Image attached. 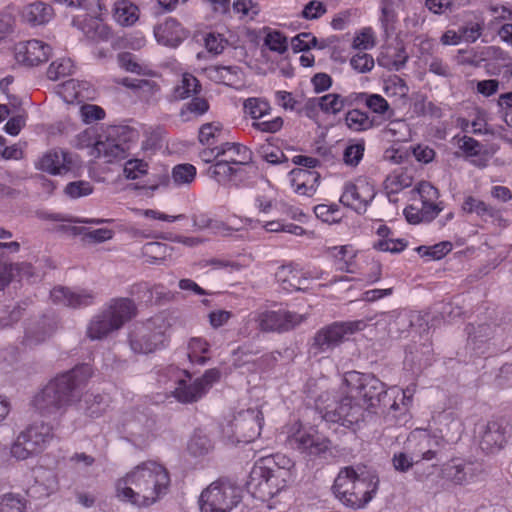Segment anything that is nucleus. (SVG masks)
<instances>
[{
    "label": "nucleus",
    "instance_id": "nucleus-29",
    "mask_svg": "<svg viewBox=\"0 0 512 512\" xmlns=\"http://www.w3.org/2000/svg\"><path fill=\"white\" fill-rule=\"evenodd\" d=\"M172 393L181 403H193L205 395V387L197 379L193 383H188V381L182 379L177 382V387Z\"/></svg>",
    "mask_w": 512,
    "mask_h": 512
},
{
    "label": "nucleus",
    "instance_id": "nucleus-8",
    "mask_svg": "<svg viewBox=\"0 0 512 512\" xmlns=\"http://www.w3.org/2000/svg\"><path fill=\"white\" fill-rule=\"evenodd\" d=\"M344 396L334 399L323 408L319 406L322 418L326 422L338 423L344 427L351 428L358 424L364 415V406L360 400L344 387Z\"/></svg>",
    "mask_w": 512,
    "mask_h": 512
},
{
    "label": "nucleus",
    "instance_id": "nucleus-63",
    "mask_svg": "<svg viewBox=\"0 0 512 512\" xmlns=\"http://www.w3.org/2000/svg\"><path fill=\"white\" fill-rule=\"evenodd\" d=\"M327 11L326 6L317 0H312L304 6L302 16L308 20L320 18Z\"/></svg>",
    "mask_w": 512,
    "mask_h": 512
},
{
    "label": "nucleus",
    "instance_id": "nucleus-61",
    "mask_svg": "<svg viewBox=\"0 0 512 512\" xmlns=\"http://www.w3.org/2000/svg\"><path fill=\"white\" fill-rule=\"evenodd\" d=\"M458 145L466 157L478 156L482 147L479 141L469 136L459 137Z\"/></svg>",
    "mask_w": 512,
    "mask_h": 512
},
{
    "label": "nucleus",
    "instance_id": "nucleus-57",
    "mask_svg": "<svg viewBox=\"0 0 512 512\" xmlns=\"http://www.w3.org/2000/svg\"><path fill=\"white\" fill-rule=\"evenodd\" d=\"M350 65L359 73H366L374 67V59L367 53H357L350 60Z\"/></svg>",
    "mask_w": 512,
    "mask_h": 512
},
{
    "label": "nucleus",
    "instance_id": "nucleus-3",
    "mask_svg": "<svg viewBox=\"0 0 512 512\" xmlns=\"http://www.w3.org/2000/svg\"><path fill=\"white\" fill-rule=\"evenodd\" d=\"M137 314V307L129 298L111 299L108 305L89 321L86 336L94 340H103L118 331Z\"/></svg>",
    "mask_w": 512,
    "mask_h": 512
},
{
    "label": "nucleus",
    "instance_id": "nucleus-42",
    "mask_svg": "<svg viewBox=\"0 0 512 512\" xmlns=\"http://www.w3.org/2000/svg\"><path fill=\"white\" fill-rule=\"evenodd\" d=\"M237 66H212L208 69L209 77L215 82L229 85L237 78Z\"/></svg>",
    "mask_w": 512,
    "mask_h": 512
},
{
    "label": "nucleus",
    "instance_id": "nucleus-45",
    "mask_svg": "<svg viewBox=\"0 0 512 512\" xmlns=\"http://www.w3.org/2000/svg\"><path fill=\"white\" fill-rule=\"evenodd\" d=\"M209 172L215 178L224 177L233 180L238 175H241L243 170L240 167H234V164L222 159L210 167Z\"/></svg>",
    "mask_w": 512,
    "mask_h": 512
},
{
    "label": "nucleus",
    "instance_id": "nucleus-31",
    "mask_svg": "<svg viewBox=\"0 0 512 512\" xmlns=\"http://www.w3.org/2000/svg\"><path fill=\"white\" fill-rule=\"evenodd\" d=\"M209 107L210 105L206 98L195 95L182 106L179 117L183 122H191L204 115L209 110Z\"/></svg>",
    "mask_w": 512,
    "mask_h": 512
},
{
    "label": "nucleus",
    "instance_id": "nucleus-18",
    "mask_svg": "<svg viewBox=\"0 0 512 512\" xmlns=\"http://www.w3.org/2000/svg\"><path fill=\"white\" fill-rule=\"evenodd\" d=\"M50 296L54 303L73 309L92 305L96 297L92 290L71 289L63 286L55 287Z\"/></svg>",
    "mask_w": 512,
    "mask_h": 512
},
{
    "label": "nucleus",
    "instance_id": "nucleus-51",
    "mask_svg": "<svg viewBox=\"0 0 512 512\" xmlns=\"http://www.w3.org/2000/svg\"><path fill=\"white\" fill-rule=\"evenodd\" d=\"M264 45L271 51L283 54L288 48L287 38L277 30L269 31L264 38Z\"/></svg>",
    "mask_w": 512,
    "mask_h": 512
},
{
    "label": "nucleus",
    "instance_id": "nucleus-62",
    "mask_svg": "<svg viewBox=\"0 0 512 512\" xmlns=\"http://www.w3.org/2000/svg\"><path fill=\"white\" fill-rule=\"evenodd\" d=\"M227 43V40L220 34L208 33L205 37L206 49L215 55L221 54Z\"/></svg>",
    "mask_w": 512,
    "mask_h": 512
},
{
    "label": "nucleus",
    "instance_id": "nucleus-43",
    "mask_svg": "<svg viewBox=\"0 0 512 512\" xmlns=\"http://www.w3.org/2000/svg\"><path fill=\"white\" fill-rule=\"evenodd\" d=\"M27 500L20 494L7 493L0 497V512H26Z\"/></svg>",
    "mask_w": 512,
    "mask_h": 512
},
{
    "label": "nucleus",
    "instance_id": "nucleus-41",
    "mask_svg": "<svg viewBox=\"0 0 512 512\" xmlns=\"http://www.w3.org/2000/svg\"><path fill=\"white\" fill-rule=\"evenodd\" d=\"M275 276L285 290L301 289V278L290 266H281Z\"/></svg>",
    "mask_w": 512,
    "mask_h": 512
},
{
    "label": "nucleus",
    "instance_id": "nucleus-33",
    "mask_svg": "<svg viewBox=\"0 0 512 512\" xmlns=\"http://www.w3.org/2000/svg\"><path fill=\"white\" fill-rule=\"evenodd\" d=\"M291 174L294 175L293 182H297L296 191L302 194H306L308 191H315L320 180L318 172L307 169L296 168L291 171Z\"/></svg>",
    "mask_w": 512,
    "mask_h": 512
},
{
    "label": "nucleus",
    "instance_id": "nucleus-23",
    "mask_svg": "<svg viewBox=\"0 0 512 512\" xmlns=\"http://www.w3.org/2000/svg\"><path fill=\"white\" fill-rule=\"evenodd\" d=\"M441 472L445 480L456 485H464L473 480L477 468L474 463L454 459L444 464Z\"/></svg>",
    "mask_w": 512,
    "mask_h": 512
},
{
    "label": "nucleus",
    "instance_id": "nucleus-40",
    "mask_svg": "<svg viewBox=\"0 0 512 512\" xmlns=\"http://www.w3.org/2000/svg\"><path fill=\"white\" fill-rule=\"evenodd\" d=\"M462 208L467 213H476L481 217L487 216L493 218L497 214V210L494 207L472 196H469L465 199Z\"/></svg>",
    "mask_w": 512,
    "mask_h": 512
},
{
    "label": "nucleus",
    "instance_id": "nucleus-10",
    "mask_svg": "<svg viewBox=\"0 0 512 512\" xmlns=\"http://www.w3.org/2000/svg\"><path fill=\"white\" fill-rule=\"evenodd\" d=\"M68 6L80 7L87 12L73 18V26L80 29L92 41H105L110 37V29L99 19L102 10L101 0H64Z\"/></svg>",
    "mask_w": 512,
    "mask_h": 512
},
{
    "label": "nucleus",
    "instance_id": "nucleus-39",
    "mask_svg": "<svg viewBox=\"0 0 512 512\" xmlns=\"http://www.w3.org/2000/svg\"><path fill=\"white\" fill-rule=\"evenodd\" d=\"M345 122L347 126L356 132L365 131L373 127V120H371L367 113L353 109L346 113Z\"/></svg>",
    "mask_w": 512,
    "mask_h": 512
},
{
    "label": "nucleus",
    "instance_id": "nucleus-20",
    "mask_svg": "<svg viewBox=\"0 0 512 512\" xmlns=\"http://www.w3.org/2000/svg\"><path fill=\"white\" fill-rule=\"evenodd\" d=\"M379 479L376 476L359 475L352 493H348L346 506L353 509L364 507L372 500L378 489Z\"/></svg>",
    "mask_w": 512,
    "mask_h": 512
},
{
    "label": "nucleus",
    "instance_id": "nucleus-58",
    "mask_svg": "<svg viewBox=\"0 0 512 512\" xmlns=\"http://www.w3.org/2000/svg\"><path fill=\"white\" fill-rule=\"evenodd\" d=\"M222 130L219 122H211L203 124L199 129L198 139L203 145L209 144L210 140L216 138Z\"/></svg>",
    "mask_w": 512,
    "mask_h": 512
},
{
    "label": "nucleus",
    "instance_id": "nucleus-7",
    "mask_svg": "<svg viewBox=\"0 0 512 512\" xmlns=\"http://www.w3.org/2000/svg\"><path fill=\"white\" fill-rule=\"evenodd\" d=\"M53 426L44 421H35L22 431L10 448L12 457L26 460L41 453L54 438Z\"/></svg>",
    "mask_w": 512,
    "mask_h": 512
},
{
    "label": "nucleus",
    "instance_id": "nucleus-22",
    "mask_svg": "<svg viewBox=\"0 0 512 512\" xmlns=\"http://www.w3.org/2000/svg\"><path fill=\"white\" fill-rule=\"evenodd\" d=\"M154 35L158 43L174 48L188 37V31L176 19L168 18L154 28Z\"/></svg>",
    "mask_w": 512,
    "mask_h": 512
},
{
    "label": "nucleus",
    "instance_id": "nucleus-60",
    "mask_svg": "<svg viewBox=\"0 0 512 512\" xmlns=\"http://www.w3.org/2000/svg\"><path fill=\"white\" fill-rule=\"evenodd\" d=\"M407 246L404 239H380L374 244V248L384 252L398 253Z\"/></svg>",
    "mask_w": 512,
    "mask_h": 512
},
{
    "label": "nucleus",
    "instance_id": "nucleus-50",
    "mask_svg": "<svg viewBox=\"0 0 512 512\" xmlns=\"http://www.w3.org/2000/svg\"><path fill=\"white\" fill-rule=\"evenodd\" d=\"M196 176V168L191 164H179L172 170V178L178 185L191 183Z\"/></svg>",
    "mask_w": 512,
    "mask_h": 512
},
{
    "label": "nucleus",
    "instance_id": "nucleus-46",
    "mask_svg": "<svg viewBox=\"0 0 512 512\" xmlns=\"http://www.w3.org/2000/svg\"><path fill=\"white\" fill-rule=\"evenodd\" d=\"M74 66L71 59L61 58L52 62L47 70V76L50 80H58L61 77L71 75Z\"/></svg>",
    "mask_w": 512,
    "mask_h": 512
},
{
    "label": "nucleus",
    "instance_id": "nucleus-11",
    "mask_svg": "<svg viewBox=\"0 0 512 512\" xmlns=\"http://www.w3.org/2000/svg\"><path fill=\"white\" fill-rule=\"evenodd\" d=\"M306 316L288 310H257L249 315V321L254 322L263 333H284L295 329Z\"/></svg>",
    "mask_w": 512,
    "mask_h": 512
},
{
    "label": "nucleus",
    "instance_id": "nucleus-13",
    "mask_svg": "<svg viewBox=\"0 0 512 512\" xmlns=\"http://www.w3.org/2000/svg\"><path fill=\"white\" fill-rule=\"evenodd\" d=\"M122 134L127 131L130 135L123 140L121 138L116 139L115 136H119V130H113L105 139L99 136V139L95 142L93 151L96 157H103L107 162L114 160H122L128 156V150L130 148L129 142L134 136V132L128 128L122 129Z\"/></svg>",
    "mask_w": 512,
    "mask_h": 512
},
{
    "label": "nucleus",
    "instance_id": "nucleus-59",
    "mask_svg": "<svg viewBox=\"0 0 512 512\" xmlns=\"http://www.w3.org/2000/svg\"><path fill=\"white\" fill-rule=\"evenodd\" d=\"M147 172V163L139 159H130L124 165V174L128 179H137Z\"/></svg>",
    "mask_w": 512,
    "mask_h": 512
},
{
    "label": "nucleus",
    "instance_id": "nucleus-12",
    "mask_svg": "<svg viewBox=\"0 0 512 512\" xmlns=\"http://www.w3.org/2000/svg\"><path fill=\"white\" fill-rule=\"evenodd\" d=\"M446 441L442 436L431 435L425 430L413 431L407 438L405 449L419 462L431 461L444 449Z\"/></svg>",
    "mask_w": 512,
    "mask_h": 512
},
{
    "label": "nucleus",
    "instance_id": "nucleus-53",
    "mask_svg": "<svg viewBox=\"0 0 512 512\" xmlns=\"http://www.w3.org/2000/svg\"><path fill=\"white\" fill-rule=\"evenodd\" d=\"M318 40L311 33L303 32L293 37L291 46L295 53L307 51L311 48L317 47Z\"/></svg>",
    "mask_w": 512,
    "mask_h": 512
},
{
    "label": "nucleus",
    "instance_id": "nucleus-27",
    "mask_svg": "<svg viewBox=\"0 0 512 512\" xmlns=\"http://www.w3.org/2000/svg\"><path fill=\"white\" fill-rule=\"evenodd\" d=\"M264 473L267 472L265 470H261V467L258 466L256 462L250 472L247 487L255 498H258L262 501H267L276 495L271 489Z\"/></svg>",
    "mask_w": 512,
    "mask_h": 512
},
{
    "label": "nucleus",
    "instance_id": "nucleus-15",
    "mask_svg": "<svg viewBox=\"0 0 512 512\" xmlns=\"http://www.w3.org/2000/svg\"><path fill=\"white\" fill-rule=\"evenodd\" d=\"M39 169L52 175L75 174L79 169V164L73 154L63 150H54L46 153L40 159Z\"/></svg>",
    "mask_w": 512,
    "mask_h": 512
},
{
    "label": "nucleus",
    "instance_id": "nucleus-44",
    "mask_svg": "<svg viewBox=\"0 0 512 512\" xmlns=\"http://www.w3.org/2000/svg\"><path fill=\"white\" fill-rule=\"evenodd\" d=\"M224 157L226 162H230L238 166H247L252 163L253 153L249 148L238 143Z\"/></svg>",
    "mask_w": 512,
    "mask_h": 512
},
{
    "label": "nucleus",
    "instance_id": "nucleus-52",
    "mask_svg": "<svg viewBox=\"0 0 512 512\" xmlns=\"http://www.w3.org/2000/svg\"><path fill=\"white\" fill-rule=\"evenodd\" d=\"M452 249V244L448 241H443L435 244L434 246H419L417 251L422 256H428L433 260H440Z\"/></svg>",
    "mask_w": 512,
    "mask_h": 512
},
{
    "label": "nucleus",
    "instance_id": "nucleus-28",
    "mask_svg": "<svg viewBox=\"0 0 512 512\" xmlns=\"http://www.w3.org/2000/svg\"><path fill=\"white\" fill-rule=\"evenodd\" d=\"M53 8L44 2L27 5L22 11L23 20L32 26L48 23L53 17Z\"/></svg>",
    "mask_w": 512,
    "mask_h": 512
},
{
    "label": "nucleus",
    "instance_id": "nucleus-47",
    "mask_svg": "<svg viewBox=\"0 0 512 512\" xmlns=\"http://www.w3.org/2000/svg\"><path fill=\"white\" fill-rule=\"evenodd\" d=\"M318 106L325 113L337 114L345 106V100L339 94H327L317 100Z\"/></svg>",
    "mask_w": 512,
    "mask_h": 512
},
{
    "label": "nucleus",
    "instance_id": "nucleus-2",
    "mask_svg": "<svg viewBox=\"0 0 512 512\" xmlns=\"http://www.w3.org/2000/svg\"><path fill=\"white\" fill-rule=\"evenodd\" d=\"M91 376L88 364L76 366L51 380L32 400V406L42 416L55 415L80 397V387Z\"/></svg>",
    "mask_w": 512,
    "mask_h": 512
},
{
    "label": "nucleus",
    "instance_id": "nucleus-17",
    "mask_svg": "<svg viewBox=\"0 0 512 512\" xmlns=\"http://www.w3.org/2000/svg\"><path fill=\"white\" fill-rule=\"evenodd\" d=\"M508 425L503 420H491L481 426L480 447L486 453L501 450L507 441Z\"/></svg>",
    "mask_w": 512,
    "mask_h": 512
},
{
    "label": "nucleus",
    "instance_id": "nucleus-64",
    "mask_svg": "<svg viewBox=\"0 0 512 512\" xmlns=\"http://www.w3.org/2000/svg\"><path fill=\"white\" fill-rule=\"evenodd\" d=\"M422 202H435L439 198L438 189L429 182H420L415 188Z\"/></svg>",
    "mask_w": 512,
    "mask_h": 512
},
{
    "label": "nucleus",
    "instance_id": "nucleus-37",
    "mask_svg": "<svg viewBox=\"0 0 512 512\" xmlns=\"http://www.w3.org/2000/svg\"><path fill=\"white\" fill-rule=\"evenodd\" d=\"M365 101L366 106L374 113L384 115L385 119H391L394 111L387 100L379 94L360 93L358 96Z\"/></svg>",
    "mask_w": 512,
    "mask_h": 512
},
{
    "label": "nucleus",
    "instance_id": "nucleus-55",
    "mask_svg": "<svg viewBox=\"0 0 512 512\" xmlns=\"http://www.w3.org/2000/svg\"><path fill=\"white\" fill-rule=\"evenodd\" d=\"M119 66L127 72L135 74H143L144 67L137 61L134 54L130 52H122L117 56Z\"/></svg>",
    "mask_w": 512,
    "mask_h": 512
},
{
    "label": "nucleus",
    "instance_id": "nucleus-21",
    "mask_svg": "<svg viewBox=\"0 0 512 512\" xmlns=\"http://www.w3.org/2000/svg\"><path fill=\"white\" fill-rule=\"evenodd\" d=\"M329 443L327 439H322L319 436L301 430L288 437V444L291 448L312 456L326 452L329 448Z\"/></svg>",
    "mask_w": 512,
    "mask_h": 512
},
{
    "label": "nucleus",
    "instance_id": "nucleus-24",
    "mask_svg": "<svg viewBox=\"0 0 512 512\" xmlns=\"http://www.w3.org/2000/svg\"><path fill=\"white\" fill-rule=\"evenodd\" d=\"M261 470H265V478L267 479L271 489L277 495L285 488L287 481L291 477V472L286 469H280L272 458H261L257 461Z\"/></svg>",
    "mask_w": 512,
    "mask_h": 512
},
{
    "label": "nucleus",
    "instance_id": "nucleus-35",
    "mask_svg": "<svg viewBox=\"0 0 512 512\" xmlns=\"http://www.w3.org/2000/svg\"><path fill=\"white\" fill-rule=\"evenodd\" d=\"M392 464L396 471L405 473L408 470H410L413 466H416L415 470V477L418 481H423L426 476L424 473L420 472L419 467V460H417L412 454L406 451H401L398 453H395L392 458Z\"/></svg>",
    "mask_w": 512,
    "mask_h": 512
},
{
    "label": "nucleus",
    "instance_id": "nucleus-26",
    "mask_svg": "<svg viewBox=\"0 0 512 512\" xmlns=\"http://www.w3.org/2000/svg\"><path fill=\"white\" fill-rule=\"evenodd\" d=\"M358 477L359 474L353 467H344L335 478L332 491L335 497L344 505H346V500L349 497L348 493H352Z\"/></svg>",
    "mask_w": 512,
    "mask_h": 512
},
{
    "label": "nucleus",
    "instance_id": "nucleus-56",
    "mask_svg": "<svg viewBox=\"0 0 512 512\" xmlns=\"http://www.w3.org/2000/svg\"><path fill=\"white\" fill-rule=\"evenodd\" d=\"M365 146L364 143L348 145L343 152V161L346 165L356 167L363 158Z\"/></svg>",
    "mask_w": 512,
    "mask_h": 512
},
{
    "label": "nucleus",
    "instance_id": "nucleus-34",
    "mask_svg": "<svg viewBox=\"0 0 512 512\" xmlns=\"http://www.w3.org/2000/svg\"><path fill=\"white\" fill-rule=\"evenodd\" d=\"M201 91L199 80L192 74H183L180 82L174 87L173 96L176 100H184L197 95Z\"/></svg>",
    "mask_w": 512,
    "mask_h": 512
},
{
    "label": "nucleus",
    "instance_id": "nucleus-5",
    "mask_svg": "<svg viewBox=\"0 0 512 512\" xmlns=\"http://www.w3.org/2000/svg\"><path fill=\"white\" fill-rule=\"evenodd\" d=\"M169 328L170 322L164 315L151 317L130 332V348L139 354L155 352L164 346Z\"/></svg>",
    "mask_w": 512,
    "mask_h": 512
},
{
    "label": "nucleus",
    "instance_id": "nucleus-4",
    "mask_svg": "<svg viewBox=\"0 0 512 512\" xmlns=\"http://www.w3.org/2000/svg\"><path fill=\"white\" fill-rule=\"evenodd\" d=\"M343 387L355 394L363 401V405L367 404L370 408H385L390 406L393 408L395 402L391 403L388 397L385 384L372 374L360 373L357 371H349L344 374Z\"/></svg>",
    "mask_w": 512,
    "mask_h": 512
},
{
    "label": "nucleus",
    "instance_id": "nucleus-49",
    "mask_svg": "<svg viewBox=\"0 0 512 512\" xmlns=\"http://www.w3.org/2000/svg\"><path fill=\"white\" fill-rule=\"evenodd\" d=\"M244 110L253 119H259L269 112L270 105L264 99L248 98L244 101Z\"/></svg>",
    "mask_w": 512,
    "mask_h": 512
},
{
    "label": "nucleus",
    "instance_id": "nucleus-48",
    "mask_svg": "<svg viewBox=\"0 0 512 512\" xmlns=\"http://www.w3.org/2000/svg\"><path fill=\"white\" fill-rule=\"evenodd\" d=\"M84 405L85 406L82 407L84 413L91 418L101 416L106 409V404L101 395H86Z\"/></svg>",
    "mask_w": 512,
    "mask_h": 512
},
{
    "label": "nucleus",
    "instance_id": "nucleus-25",
    "mask_svg": "<svg viewBox=\"0 0 512 512\" xmlns=\"http://www.w3.org/2000/svg\"><path fill=\"white\" fill-rule=\"evenodd\" d=\"M127 432L140 442H145L152 435L155 428V420L147 414L138 412L131 416L125 423Z\"/></svg>",
    "mask_w": 512,
    "mask_h": 512
},
{
    "label": "nucleus",
    "instance_id": "nucleus-6",
    "mask_svg": "<svg viewBox=\"0 0 512 512\" xmlns=\"http://www.w3.org/2000/svg\"><path fill=\"white\" fill-rule=\"evenodd\" d=\"M242 500V490L227 479H218L204 489L199 497L201 512H230Z\"/></svg>",
    "mask_w": 512,
    "mask_h": 512
},
{
    "label": "nucleus",
    "instance_id": "nucleus-16",
    "mask_svg": "<svg viewBox=\"0 0 512 512\" xmlns=\"http://www.w3.org/2000/svg\"><path fill=\"white\" fill-rule=\"evenodd\" d=\"M51 47L40 40L21 42L15 47L16 60L26 66H37L47 62L51 56Z\"/></svg>",
    "mask_w": 512,
    "mask_h": 512
},
{
    "label": "nucleus",
    "instance_id": "nucleus-19",
    "mask_svg": "<svg viewBox=\"0 0 512 512\" xmlns=\"http://www.w3.org/2000/svg\"><path fill=\"white\" fill-rule=\"evenodd\" d=\"M342 327L338 322H335L321 328L313 337L310 351L317 355L328 352L340 345L345 337V330Z\"/></svg>",
    "mask_w": 512,
    "mask_h": 512
},
{
    "label": "nucleus",
    "instance_id": "nucleus-1",
    "mask_svg": "<svg viewBox=\"0 0 512 512\" xmlns=\"http://www.w3.org/2000/svg\"><path fill=\"white\" fill-rule=\"evenodd\" d=\"M168 471L154 461L136 466L116 483L117 497L138 507H149L167 493Z\"/></svg>",
    "mask_w": 512,
    "mask_h": 512
},
{
    "label": "nucleus",
    "instance_id": "nucleus-32",
    "mask_svg": "<svg viewBox=\"0 0 512 512\" xmlns=\"http://www.w3.org/2000/svg\"><path fill=\"white\" fill-rule=\"evenodd\" d=\"M214 445L207 434L196 429L187 443V451L193 457H203L210 453Z\"/></svg>",
    "mask_w": 512,
    "mask_h": 512
},
{
    "label": "nucleus",
    "instance_id": "nucleus-54",
    "mask_svg": "<svg viewBox=\"0 0 512 512\" xmlns=\"http://www.w3.org/2000/svg\"><path fill=\"white\" fill-rule=\"evenodd\" d=\"M65 194L73 199L88 196L93 192V186L88 181H73L66 185Z\"/></svg>",
    "mask_w": 512,
    "mask_h": 512
},
{
    "label": "nucleus",
    "instance_id": "nucleus-9",
    "mask_svg": "<svg viewBox=\"0 0 512 512\" xmlns=\"http://www.w3.org/2000/svg\"><path fill=\"white\" fill-rule=\"evenodd\" d=\"M263 421V414L259 409L249 408L238 412L223 427L222 433L231 444L249 443L260 435Z\"/></svg>",
    "mask_w": 512,
    "mask_h": 512
},
{
    "label": "nucleus",
    "instance_id": "nucleus-30",
    "mask_svg": "<svg viewBox=\"0 0 512 512\" xmlns=\"http://www.w3.org/2000/svg\"><path fill=\"white\" fill-rule=\"evenodd\" d=\"M53 331L50 320L44 317L26 329L23 344L28 347L41 344L52 335Z\"/></svg>",
    "mask_w": 512,
    "mask_h": 512
},
{
    "label": "nucleus",
    "instance_id": "nucleus-14",
    "mask_svg": "<svg viewBox=\"0 0 512 512\" xmlns=\"http://www.w3.org/2000/svg\"><path fill=\"white\" fill-rule=\"evenodd\" d=\"M374 196L375 191L367 182L362 181L360 184L348 182L344 186L340 202L361 214L366 211L368 204L373 200Z\"/></svg>",
    "mask_w": 512,
    "mask_h": 512
},
{
    "label": "nucleus",
    "instance_id": "nucleus-36",
    "mask_svg": "<svg viewBox=\"0 0 512 512\" xmlns=\"http://www.w3.org/2000/svg\"><path fill=\"white\" fill-rule=\"evenodd\" d=\"M138 8L127 0L115 4L113 17L122 26H129L136 22Z\"/></svg>",
    "mask_w": 512,
    "mask_h": 512
},
{
    "label": "nucleus",
    "instance_id": "nucleus-38",
    "mask_svg": "<svg viewBox=\"0 0 512 512\" xmlns=\"http://www.w3.org/2000/svg\"><path fill=\"white\" fill-rule=\"evenodd\" d=\"M469 342L474 344V348H479L480 344L487 342L494 335V328L491 324L483 323L477 327L469 324L466 327Z\"/></svg>",
    "mask_w": 512,
    "mask_h": 512
}]
</instances>
